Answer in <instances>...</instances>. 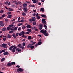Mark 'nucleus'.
<instances>
[{
  "instance_id": "72a5a7b5",
  "label": "nucleus",
  "mask_w": 73,
  "mask_h": 73,
  "mask_svg": "<svg viewBox=\"0 0 73 73\" xmlns=\"http://www.w3.org/2000/svg\"><path fill=\"white\" fill-rule=\"evenodd\" d=\"M16 63L14 62H11V65H15Z\"/></svg>"
},
{
  "instance_id": "9d476101",
  "label": "nucleus",
  "mask_w": 73,
  "mask_h": 73,
  "mask_svg": "<svg viewBox=\"0 0 73 73\" xmlns=\"http://www.w3.org/2000/svg\"><path fill=\"white\" fill-rule=\"evenodd\" d=\"M2 30L3 31H5L7 30V29L5 28H2Z\"/></svg>"
},
{
  "instance_id": "0e129e2a",
  "label": "nucleus",
  "mask_w": 73,
  "mask_h": 73,
  "mask_svg": "<svg viewBox=\"0 0 73 73\" xmlns=\"http://www.w3.org/2000/svg\"><path fill=\"white\" fill-rule=\"evenodd\" d=\"M42 21H45V19H42Z\"/></svg>"
},
{
  "instance_id": "9b49d317",
  "label": "nucleus",
  "mask_w": 73,
  "mask_h": 73,
  "mask_svg": "<svg viewBox=\"0 0 73 73\" xmlns=\"http://www.w3.org/2000/svg\"><path fill=\"white\" fill-rule=\"evenodd\" d=\"M7 30H9V29H11V30L13 29H11V28L9 26L7 27Z\"/></svg>"
},
{
  "instance_id": "f704fd0d",
  "label": "nucleus",
  "mask_w": 73,
  "mask_h": 73,
  "mask_svg": "<svg viewBox=\"0 0 73 73\" xmlns=\"http://www.w3.org/2000/svg\"><path fill=\"white\" fill-rule=\"evenodd\" d=\"M32 29L35 30L36 29V27H32Z\"/></svg>"
},
{
  "instance_id": "cd10ccee",
  "label": "nucleus",
  "mask_w": 73,
  "mask_h": 73,
  "mask_svg": "<svg viewBox=\"0 0 73 73\" xmlns=\"http://www.w3.org/2000/svg\"><path fill=\"white\" fill-rule=\"evenodd\" d=\"M40 11H42V12H44V8H41V9Z\"/></svg>"
},
{
  "instance_id": "4be33fe9",
  "label": "nucleus",
  "mask_w": 73,
  "mask_h": 73,
  "mask_svg": "<svg viewBox=\"0 0 73 73\" xmlns=\"http://www.w3.org/2000/svg\"><path fill=\"white\" fill-rule=\"evenodd\" d=\"M11 17H12V15H9L7 16V18L9 19V18H11Z\"/></svg>"
},
{
  "instance_id": "052dcab7",
  "label": "nucleus",
  "mask_w": 73,
  "mask_h": 73,
  "mask_svg": "<svg viewBox=\"0 0 73 73\" xmlns=\"http://www.w3.org/2000/svg\"><path fill=\"white\" fill-rule=\"evenodd\" d=\"M18 50H19V48H17L16 49V51H18Z\"/></svg>"
},
{
  "instance_id": "c85d7f7f",
  "label": "nucleus",
  "mask_w": 73,
  "mask_h": 73,
  "mask_svg": "<svg viewBox=\"0 0 73 73\" xmlns=\"http://www.w3.org/2000/svg\"><path fill=\"white\" fill-rule=\"evenodd\" d=\"M4 12V10H1V11H0V13H3Z\"/></svg>"
},
{
  "instance_id": "37998d69",
  "label": "nucleus",
  "mask_w": 73,
  "mask_h": 73,
  "mask_svg": "<svg viewBox=\"0 0 73 73\" xmlns=\"http://www.w3.org/2000/svg\"><path fill=\"white\" fill-rule=\"evenodd\" d=\"M5 21H6V22H8V20L7 19H5Z\"/></svg>"
},
{
  "instance_id": "393cba45",
  "label": "nucleus",
  "mask_w": 73,
  "mask_h": 73,
  "mask_svg": "<svg viewBox=\"0 0 73 73\" xmlns=\"http://www.w3.org/2000/svg\"><path fill=\"white\" fill-rule=\"evenodd\" d=\"M27 31L29 32H31V29H27Z\"/></svg>"
},
{
  "instance_id": "f3484780",
  "label": "nucleus",
  "mask_w": 73,
  "mask_h": 73,
  "mask_svg": "<svg viewBox=\"0 0 73 73\" xmlns=\"http://www.w3.org/2000/svg\"><path fill=\"white\" fill-rule=\"evenodd\" d=\"M3 54H4V56H5V55H7V54H8V52H5L3 53Z\"/></svg>"
},
{
  "instance_id": "864d4df0",
  "label": "nucleus",
  "mask_w": 73,
  "mask_h": 73,
  "mask_svg": "<svg viewBox=\"0 0 73 73\" xmlns=\"http://www.w3.org/2000/svg\"><path fill=\"white\" fill-rule=\"evenodd\" d=\"M21 22H22V23H24V21L23 20H21Z\"/></svg>"
},
{
  "instance_id": "603ef678",
  "label": "nucleus",
  "mask_w": 73,
  "mask_h": 73,
  "mask_svg": "<svg viewBox=\"0 0 73 73\" xmlns=\"http://www.w3.org/2000/svg\"><path fill=\"white\" fill-rule=\"evenodd\" d=\"M17 1H16L15 0L13 1V3H16Z\"/></svg>"
},
{
  "instance_id": "a211bd4d",
  "label": "nucleus",
  "mask_w": 73,
  "mask_h": 73,
  "mask_svg": "<svg viewBox=\"0 0 73 73\" xmlns=\"http://www.w3.org/2000/svg\"><path fill=\"white\" fill-rule=\"evenodd\" d=\"M41 16H42V17H46V16L45 15H41Z\"/></svg>"
},
{
  "instance_id": "473e14b6",
  "label": "nucleus",
  "mask_w": 73,
  "mask_h": 73,
  "mask_svg": "<svg viewBox=\"0 0 73 73\" xmlns=\"http://www.w3.org/2000/svg\"><path fill=\"white\" fill-rule=\"evenodd\" d=\"M22 34V35H24L25 33L24 32V31H22V32H21Z\"/></svg>"
},
{
  "instance_id": "4d7b16f0",
  "label": "nucleus",
  "mask_w": 73,
  "mask_h": 73,
  "mask_svg": "<svg viewBox=\"0 0 73 73\" xmlns=\"http://www.w3.org/2000/svg\"><path fill=\"white\" fill-rule=\"evenodd\" d=\"M21 50L20 49H18V51L19 52H21Z\"/></svg>"
},
{
  "instance_id": "1a4fd4ad",
  "label": "nucleus",
  "mask_w": 73,
  "mask_h": 73,
  "mask_svg": "<svg viewBox=\"0 0 73 73\" xmlns=\"http://www.w3.org/2000/svg\"><path fill=\"white\" fill-rule=\"evenodd\" d=\"M17 70L18 71H20V72H23V69H21V68H19L18 69H17Z\"/></svg>"
},
{
  "instance_id": "774afa93",
  "label": "nucleus",
  "mask_w": 73,
  "mask_h": 73,
  "mask_svg": "<svg viewBox=\"0 0 73 73\" xmlns=\"http://www.w3.org/2000/svg\"><path fill=\"white\" fill-rule=\"evenodd\" d=\"M13 37H14L15 39L16 38V35H15V36H14Z\"/></svg>"
},
{
  "instance_id": "bf43d9fd",
  "label": "nucleus",
  "mask_w": 73,
  "mask_h": 73,
  "mask_svg": "<svg viewBox=\"0 0 73 73\" xmlns=\"http://www.w3.org/2000/svg\"><path fill=\"white\" fill-rule=\"evenodd\" d=\"M20 20V17H19L18 18V21H19V20Z\"/></svg>"
},
{
  "instance_id": "58836bf2",
  "label": "nucleus",
  "mask_w": 73,
  "mask_h": 73,
  "mask_svg": "<svg viewBox=\"0 0 73 73\" xmlns=\"http://www.w3.org/2000/svg\"><path fill=\"white\" fill-rule=\"evenodd\" d=\"M4 60H5V58H3L1 59V61L2 62H3L4 61Z\"/></svg>"
},
{
  "instance_id": "7c9ffc66",
  "label": "nucleus",
  "mask_w": 73,
  "mask_h": 73,
  "mask_svg": "<svg viewBox=\"0 0 73 73\" xmlns=\"http://www.w3.org/2000/svg\"><path fill=\"white\" fill-rule=\"evenodd\" d=\"M22 15H23V16H26V14H25V13H23L22 14Z\"/></svg>"
},
{
  "instance_id": "412c9836",
  "label": "nucleus",
  "mask_w": 73,
  "mask_h": 73,
  "mask_svg": "<svg viewBox=\"0 0 73 73\" xmlns=\"http://www.w3.org/2000/svg\"><path fill=\"white\" fill-rule=\"evenodd\" d=\"M28 38L29 40H31V39H32V38L31 36H28Z\"/></svg>"
},
{
  "instance_id": "dca6fc26",
  "label": "nucleus",
  "mask_w": 73,
  "mask_h": 73,
  "mask_svg": "<svg viewBox=\"0 0 73 73\" xmlns=\"http://www.w3.org/2000/svg\"><path fill=\"white\" fill-rule=\"evenodd\" d=\"M9 11H13V9L12 8H9Z\"/></svg>"
},
{
  "instance_id": "69168bd1",
  "label": "nucleus",
  "mask_w": 73,
  "mask_h": 73,
  "mask_svg": "<svg viewBox=\"0 0 73 73\" xmlns=\"http://www.w3.org/2000/svg\"><path fill=\"white\" fill-rule=\"evenodd\" d=\"M5 50H2V52H5Z\"/></svg>"
},
{
  "instance_id": "ea45409f",
  "label": "nucleus",
  "mask_w": 73,
  "mask_h": 73,
  "mask_svg": "<svg viewBox=\"0 0 73 73\" xmlns=\"http://www.w3.org/2000/svg\"><path fill=\"white\" fill-rule=\"evenodd\" d=\"M26 27H25V26H23L22 27V29H25V28Z\"/></svg>"
},
{
  "instance_id": "e433bc0d",
  "label": "nucleus",
  "mask_w": 73,
  "mask_h": 73,
  "mask_svg": "<svg viewBox=\"0 0 73 73\" xmlns=\"http://www.w3.org/2000/svg\"><path fill=\"white\" fill-rule=\"evenodd\" d=\"M11 12H9L8 13H7V15H11Z\"/></svg>"
},
{
  "instance_id": "2eb2a0df",
  "label": "nucleus",
  "mask_w": 73,
  "mask_h": 73,
  "mask_svg": "<svg viewBox=\"0 0 73 73\" xmlns=\"http://www.w3.org/2000/svg\"><path fill=\"white\" fill-rule=\"evenodd\" d=\"M11 37V35H8L7 36V38H10Z\"/></svg>"
},
{
  "instance_id": "de8ad7c7",
  "label": "nucleus",
  "mask_w": 73,
  "mask_h": 73,
  "mask_svg": "<svg viewBox=\"0 0 73 73\" xmlns=\"http://www.w3.org/2000/svg\"><path fill=\"white\" fill-rule=\"evenodd\" d=\"M6 40V38H3V41H5Z\"/></svg>"
},
{
  "instance_id": "20e7f679",
  "label": "nucleus",
  "mask_w": 73,
  "mask_h": 73,
  "mask_svg": "<svg viewBox=\"0 0 73 73\" xmlns=\"http://www.w3.org/2000/svg\"><path fill=\"white\" fill-rule=\"evenodd\" d=\"M18 47L21 48L22 49H23L24 48V47L23 46L21 45L20 44H19L17 46Z\"/></svg>"
},
{
  "instance_id": "4468645a",
  "label": "nucleus",
  "mask_w": 73,
  "mask_h": 73,
  "mask_svg": "<svg viewBox=\"0 0 73 73\" xmlns=\"http://www.w3.org/2000/svg\"><path fill=\"white\" fill-rule=\"evenodd\" d=\"M26 27L27 28H30L31 27V26L29 25H28L26 26Z\"/></svg>"
},
{
  "instance_id": "f03ea898",
  "label": "nucleus",
  "mask_w": 73,
  "mask_h": 73,
  "mask_svg": "<svg viewBox=\"0 0 73 73\" xmlns=\"http://www.w3.org/2000/svg\"><path fill=\"white\" fill-rule=\"evenodd\" d=\"M46 32H47V31L46 30L44 31L43 30H42L40 31V32L43 33L45 36H48V34L46 33Z\"/></svg>"
},
{
  "instance_id": "8fccbe9b",
  "label": "nucleus",
  "mask_w": 73,
  "mask_h": 73,
  "mask_svg": "<svg viewBox=\"0 0 73 73\" xmlns=\"http://www.w3.org/2000/svg\"><path fill=\"white\" fill-rule=\"evenodd\" d=\"M15 34H13L12 35V36L13 37H14V36H15Z\"/></svg>"
},
{
  "instance_id": "a878e982",
  "label": "nucleus",
  "mask_w": 73,
  "mask_h": 73,
  "mask_svg": "<svg viewBox=\"0 0 73 73\" xmlns=\"http://www.w3.org/2000/svg\"><path fill=\"white\" fill-rule=\"evenodd\" d=\"M42 23L43 24H46V21H43L42 22Z\"/></svg>"
},
{
  "instance_id": "6e6552de",
  "label": "nucleus",
  "mask_w": 73,
  "mask_h": 73,
  "mask_svg": "<svg viewBox=\"0 0 73 73\" xmlns=\"http://www.w3.org/2000/svg\"><path fill=\"white\" fill-rule=\"evenodd\" d=\"M6 46L7 44H2L3 47H4L5 48H6L7 49V47H6Z\"/></svg>"
},
{
  "instance_id": "ddd939ff",
  "label": "nucleus",
  "mask_w": 73,
  "mask_h": 73,
  "mask_svg": "<svg viewBox=\"0 0 73 73\" xmlns=\"http://www.w3.org/2000/svg\"><path fill=\"white\" fill-rule=\"evenodd\" d=\"M32 46V45L31 44H29L27 46V48H29Z\"/></svg>"
},
{
  "instance_id": "6e6d98bb",
  "label": "nucleus",
  "mask_w": 73,
  "mask_h": 73,
  "mask_svg": "<svg viewBox=\"0 0 73 73\" xmlns=\"http://www.w3.org/2000/svg\"><path fill=\"white\" fill-rule=\"evenodd\" d=\"M26 33V34H29V33H30L29 32H27Z\"/></svg>"
},
{
  "instance_id": "338daca9",
  "label": "nucleus",
  "mask_w": 73,
  "mask_h": 73,
  "mask_svg": "<svg viewBox=\"0 0 73 73\" xmlns=\"http://www.w3.org/2000/svg\"><path fill=\"white\" fill-rule=\"evenodd\" d=\"M33 16H36V14L35 13L33 15Z\"/></svg>"
},
{
  "instance_id": "09e8293b",
  "label": "nucleus",
  "mask_w": 73,
  "mask_h": 73,
  "mask_svg": "<svg viewBox=\"0 0 73 73\" xmlns=\"http://www.w3.org/2000/svg\"><path fill=\"white\" fill-rule=\"evenodd\" d=\"M16 68H20V66L19 65H17L16 66Z\"/></svg>"
},
{
  "instance_id": "a18cd8bd",
  "label": "nucleus",
  "mask_w": 73,
  "mask_h": 73,
  "mask_svg": "<svg viewBox=\"0 0 73 73\" xmlns=\"http://www.w3.org/2000/svg\"><path fill=\"white\" fill-rule=\"evenodd\" d=\"M18 35H19V33H16V36L17 37H18Z\"/></svg>"
},
{
  "instance_id": "7ed1b4c3",
  "label": "nucleus",
  "mask_w": 73,
  "mask_h": 73,
  "mask_svg": "<svg viewBox=\"0 0 73 73\" xmlns=\"http://www.w3.org/2000/svg\"><path fill=\"white\" fill-rule=\"evenodd\" d=\"M32 19H29V20L31 23H32V21H35V20H36V18L35 17H33Z\"/></svg>"
},
{
  "instance_id": "4c0bfd02",
  "label": "nucleus",
  "mask_w": 73,
  "mask_h": 73,
  "mask_svg": "<svg viewBox=\"0 0 73 73\" xmlns=\"http://www.w3.org/2000/svg\"><path fill=\"white\" fill-rule=\"evenodd\" d=\"M38 45H41V42H38Z\"/></svg>"
},
{
  "instance_id": "bb28decb",
  "label": "nucleus",
  "mask_w": 73,
  "mask_h": 73,
  "mask_svg": "<svg viewBox=\"0 0 73 73\" xmlns=\"http://www.w3.org/2000/svg\"><path fill=\"white\" fill-rule=\"evenodd\" d=\"M36 24V22H33V25H35Z\"/></svg>"
},
{
  "instance_id": "39448f33",
  "label": "nucleus",
  "mask_w": 73,
  "mask_h": 73,
  "mask_svg": "<svg viewBox=\"0 0 73 73\" xmlns=\"http://www.w3.org/2000/svg\"><path fill=\"white\" fill-rule=\"evenodd\" d=\"M39 29L40 30H41V29H42V27H43L42 25L40 24L39 25Z\"/></svg>"
},
{
  "instance_id": "f8f14e48",
  "label": "nucleus",
  "mask_w": 73,
  "mask_h": 73,
  "mask_svg": "<svg viewBox=\"0 0 73 73\" xmlns=\"http://www.w3.org/2000/svg\"><path fill=\"white\" fill-rule=\"evenodd\" d=\"M23 7H27L28 5H27V4L26 3H24L23 4Z\"/></svg>"
},
{
  "instance_id": "c03bdc74",
  "label": "nucleus",
  "mask_w": 73,
  "mask_h": 73,
  "mask_svg": "<svg viewBox=\"0 0 73 73\" xmlns=\"http://www.w3.org/2000/svg\"><path fill=\"white\" fill-rule=\"evenodd\" d=\"M17 29V27H16L14 28V29L15 30H16V29Z\"/></svg>"
},
{
  "instance_id": "5701e85b",
  "label": "nucleus",
  "mask_w": 73,
  "mask_h": 73,
  "mask_svg": "<svg viewBox=\"0 0 73 73\" xmlns=\"http://www.w3.org/2000/svg\"><path fill=\"white\" fill-rule=\"evenodd\" d=\"M33 3H36V0H32Z\"/></svg>"
},
{
  "instance_id": "a19ab883",
  "label": "nucleus",
  "mask_w": 73,
  "mask_h": 73,
  "mask_svg": "<svg viewBox=\"0 0 73 73\" xmlns=\"http://www.w3.org/2000/svg\"><path fill=\"white\" fill-rule=\"evenodd\" d=\"M23 45L24 46H25V43H23Z\"/></svg>"
},
{
  "instance_id": "6ab92c4d",
  "label": "nucleus",
  "mask_w": 73,
  "mask_h": 73,
  "mask_svg": "<svg viewBox=\"0 0 73 73\" xmlns=\"http://www.w3.org/2000/svg\"><path fill=\"white\" fill-rule=\"evenodd\" d=\"M9 26L10 27H15V26L14 25H13V24H12V25H9Z\"/></svg>"
},
{
  "instance_id": "423d86ee",
  "label": "nucleus",
  "mask_w": 73,
  "mask_h": 73,
  "mask_svg": "<svg viewBox=\"0 0 73 73\" xmlns=\"http://www.w3.org/2000/svg\"><path fill=\"white\" fill-rule=\"evenodd\" d=\"M0 25L1 27H3V26H4V23L2 21H1L0 22Z\"/></svg>"
},
{
  "instance_id": "b1692460",
  "label": "nucleus",
  "mask_w": 73,
  "mask_h": 73,
  "mask_svg": "<svg viewBox=\"0 0 73 73\" xmlns=\"http://www.w3.org/2000/svg\"><path fill=\"white\" fill-rule=\"evenodd\" d=\"M6 16V15H5V14H3L2 15V17H5Z\"/></svg>"
},
{
  "instance_id": "c9c22d12",
  "label": "nucleus",
  "mask_w": 73,
  "mask_h": 73,
  "mask_svg": "<svg viewBox=\"0 0 73 73\" xmlns=\"http://www.w3.org/2000/svg\"><path fill=\"white\" fill-rule=\"evenodd\" d=\"M31 42L33 44H35V42L33 41H31Z\"/></svg>"
},
{
  "instance_id": "aec40b11",
  "label": "nucleus",
  "mask_w": 73,
  "mask_h": 73,
  "mask_svg": "<svg viewBox=\"0 0 73 73\" xmlns=\"http://www.w3.org/2000/svg\"><path fill=\"white\" fill-rule=\"evenodd\" d=\"M44 26L45 27V28L46 29V30L47 29V26H46V25L45 24L44 25Z\"/></svg>"
},
{
  "instance_id": "13d9d810",
  "label": "nucleus",
  "mask_w": 73,
  "mask_h": 73,
  "mask_svg": "<svg viewBox=\"0 0 73 73\" xmlns=\"http://www.w3.org/2000/svg\"><path fill=\"white\" fill-rule=\"evenodd\" d=\"M10 4H11V3H10V2H9L8 4L7 5H10Z\"/></svg>"
},
{
  "instance_id": "680f3d73",
  "label": "nucleus",
  "mask_w": 73,
  "mask_h": 73,
  "mask_svg": "<svg viewBox=\"0 0 73 73\" xmlns=\"http://www.w3.org/2000/svg\"><path fill=\"white\" fill-rule=\"evenodd\" d=\"M8 1H7V2H6L5 3V4H8Z\"/></svg>"
},
{
  "instance_id": "3c124183",
  "label": "nucleus",
  "mask_w": 73,
  "mask_h": 73,
  "mask_svg": "<svg viewBox=\"0 0 73 73\" xmlns=\"http://www.w3.org/2000/svg\"><path fill=\"white\" fill-rule=\"evenodd\" d=\"M36 17H37V19H40V16H37Z\"/></svg>"
},
{
  "instance_id": "79ce46f5",
  "label": "nucleus",
  "mask_w": 73,
  "mask_h": 73,
  "mask_svg": "<svg viewBox=\"0 0 73 73\" xmlns=\"http://www.w3.org/2000/svg\"><path fill=\"white\" fill-rule=\"evenodd\" d=\"M13 30L11 31H9V33H13Z\"/></svg>"
},
{
  "instance_id": "2f4dec72",
  "label": "nucleus",
  "mask_w": 73,
  "mask_h": 73,
  "mask_svg": "<svg viewBox=\"0 0 73 73\" xmlns=\"http://www.w3.org/2000/svg\"><path fill=\"white\" fill-rule=\"evenodd\" d=\"M23 25V23H20L18 24V26H20V25Z\"/></svg>"
},
{
  "instance_id": "49530a36",
  "label": "nucleus",
  "mask_w": 73,
  "mask_h": 73,
  "mask_svg": "<svg viewBox=\"0 0 73 73\" xmlns=\"http://www.w3.org/2000/svg\"><path fill=\"white\" fill-rule=\"evenodd\" d=\"M31 49H33V48H34V46H31V47H30Z\"/></svg>"
},
{
  "instance_id": "5fc2aeb1",
  "label": "nucleus",
  "mask_w": 73,
  "mask_h": 73,
  "mask_svg": "<svg viewBox=\"0 0 73 73\" xmlns=\"http://www.w3.org/2000/svg\"><path fill=\"white\" fill-rule=\"evenodd\" d=\"M19 36H21V35H22V34H21V33H20L19 34Z\"/></svg>"
},
{
  "instance_id": "f257e3e1",
  "label": "nucleus",
  "mask_w": 73,
  "mask_h": 73,
  "mask_svg": "<svg viewBox=\"0 0 73 73\" xmlns=\"http://www.w3.org/2000/svg\"><path fill=\"white\" fill-rule=\"evenodd\" d=\"M16 48H17L15 45L12 46L11 47H10L9 48V49L10 50H12V51L13 52H15V49H16Z\"/></svg>"
},
{
  "instance_id": "c756f323",
  "label": "nucleus",
  "mask_w": 73,
  "mask_h": 73,
  "mask_svg": "<svg viewBox=\"0 0 73 73\" xmlns=\"http://www.w3.org/2000/svg\"><path fill=\"white\" fill-rule=\"evenodd\" d=\"M7 65H8V66H11V65H12V63H8Z\"/></svg>"
},
{
  "instance_id": "e2e57ef3",
  "label": "nucleus",
  "mask_w": 73,
  "mask_h": 73,
  "mask_svg": "<svg viewBox=\"0 0 73 73\" xmlns=\"http://www.w3.org/2000/svg\"><path fill=\"white\" fill-rule=\"evenodd\" d=\"M38 36H39V37H41V35H38Z\"/></svg>"
},
{
  "instance_id": "0eeeda50",
  "label": "nucleus",
  "mask_w": 73,
  "mask_h": 73,
  "mask_svg": "<svg viewBox=\"0 0 73 73\" xmlns=\"http://www.w3.org/2000/svg\"><path fill=\"white\" fill-rule=\"evenodd\" d=\"M28 10L27 8V7H25L24 8V12H28Z\"/></svg>"
}]
</instances>
